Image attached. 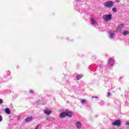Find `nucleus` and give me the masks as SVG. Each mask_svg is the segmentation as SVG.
I'll return each mask as SVG.
<instances>
[{"instance_id": "16", "label": "nucleus", "mask_w": 129, "mask_h": 129, "mask_svg": "<svg viewBox=\"0 0 129 129\" xmlns=\"http://www.w3.org/2000/svg\"><path fill=\"white\" fill-rule=\"evenodd\" d=\"M46 120L50 121V120H55V118H52L51 117H47Z\"/></svg>"}, {"instance_id": "10", "label": "nucleus", "mask_w": 129, "mask_h": 129, "mask_svg": "<svg viewBox=\"0 0 129 129\" xmlns=\"http://www.w3.org/2000/svg\"><path fill=\"white\" fill-rule=\"evenodd\" d=\"M5 111L7 114H11V110H10V108H5Z\"/></svg>"}, {"instance_id": "1", "label": "nucleus", "mask_w": 129, "mask_h": 129, "mask_svg": "<svg viewBox=\"0 0 129 129\" xmlns=\"http://www.w3.org/2000/svg\"><path fill=\"white\" fill-rule=\"evenodd\" d=\"M114 2L112 1H107L104 3V6L107 9H111V8L113 7V4Z\"/></svg>"}, {"instance_id": "27", "label": "nucleus", "mask_w": 129, "mask_h": 129, "mask_svg": "<svg viewBox=\"0 0 129 129\" xmlns=\"http://www.w3.org/2000/svg\"><path fill=\"white\" fill-rule=\"evenodd\" d=\"M76 1H81V0H76Z\"/></svg>"}, {"instance_id": "26", "label": "nucleus", "mask_w": 129, "mask_h": 129, "mask_svg": "<svg viewBox=\"0 0 129 129\" xmlns=\"http://www.w3.org/2000/svg\"><path fill=\"white\" fill-rule=\"evenodd\" d=\"M92 98H97V97H92Z\"/></svg>"}, {"instance_id": "3", "label": "nucleus", "mask_w": 129, "mask_h": 129, "mask_svg": "<svg viewBox=\"0 0 129 129\" xmlns=\"http://www.w3.org/2000/svg\"><path fill=\"white\" fill-rule=\"evenodd\" d=\"M112 125H117V126H119L121 124V122L120 120H116L115 121L112 123Z\"/></svg>"}, {"instance_id": "12", "label": "nucleus", "mask_w": 129, "mask_h": 129, "mask_svg": "<svg viewBox=\"0 0 129 129\" xmlns=\"http://www.w3.org/2000/svg\"><path fill=\"white\" fill-rule=\"evenodd\" d=\"M60 117H65L66 116V112H63L61 113L59 115Z\"/></svg>"}, {"instance_id": "22", "label": "nucleus", "mask_w": 129, "mask_h": 129, "mask_svg": "<svg viewBox=\"0 0 129 129\" xmlns=\"http://www.w3.org/2000/svg\"><path fill=\"white\" fill-rule=\"evenodd\" d=\"M120 0H115V3H120Z\"/></svg>"}, {"instance_id": "2", "label": "nucleus", "mask_w": 129, "mask_h": 129, "mask_svg": "<svg viewBox=\"0 0 129 129\" xmlns=\"http://www.w3.org/2000/svg\"><path fill=\"white\" fill-rule=\"evenodd\" d=\"M112 18V15H111V14L104 15L102 17V19H103L105 22H108V21H110Z\"/></svg>"}, {"instance_id": "11", "label": "nucleus", "mask_w": 129, "mask_h": 129, "mask_svg": "<svg viewBox=\"0 0 129 129\" xmlns=\"http://www.w3.org/2000/svg\"><path fill=\"white\" fill-rule=\"evenodd\" d=\"M91 24H92V25H97V23H98V22H97L96 20L92 19L91 20Z\"/></svg>"}, {"instance_id": "23", "label": "nucleus", "mask_w": 129, "mask_h": 129, "mask_svg": "<svg viewBox=\"0 0 129 129\" xmlns=\"http://www.w3.org/2000/svg\"><path fill=\"white\" fill-rule=\"evenodd\" d=\"M33 90H31L30 91V93H33Z\"/></svg>"}, {"instance_id": "7", "label": "nucleus", "mask_w": 129, "mask_h": 129, "mask_svg": "<svg viewBox=\"0 0 129 129\" xmlns=\"http://www.w3.org/2000/svg\"><path fill=\"white\" fill-rule=\"evenodd\" d=\"M113 63H114L113 59L111 58H110L109 59L108 64L110 65V66H112V65H113Z\"/></svg>"}, {"instance_id": "15", "label": "nucleus", "mask_w": 129, "mask_h": 129, "mask_svg": "<svg viewBox=\"0 0 129 129\" xmlns=\"http://www.w3.org/2000/svg\"><path fill=\"white\" fill-rule=\"evenodd\" d=\"M122 34L124 36H126V35H128L129 34V31L128 30H126L123 32Z\"/></svg>"}, {"instance_id": "21", "label": "nucleus", "mask_w": 129, "mask_h": 129, "mask_svg": "<svg viewBox=\"0 0 129 129\" xmlns=\"http://www.w3.org/2000/svg\"><path fill=\"white\" fill-rule=\"evenodd\" d=\"M3 101L2 99H0V104H3Z\"/></svg>"}, {"instance_id": "5", "label": "nucleus", "mask_w": 129, "mask_h": 129, "mask_svg": "<svg viewBox=\"0 0 129 129\" xmlns=\"http://www.w3.org/2000/svg\"><path fill=\"white\" fill-rule=\"evenodd\" d=\"M115 36V33L114 31H111L110 32L109 37L111 39H113Z\"/></svg>"}, {"instance_id": "18", "label": "nucleus", "mask_w": 129, "mask_h": 129, "mask_svg": "<svg viewBox=\"0 0 129 129\" xmlns=\"http://www.w3.org/2000/svg\"><path fill=\"white\" fill-rule=\"evenodd\" d=\"M117 11L116 8L114 7L112 8V11L114 12V13H116Z\"/></svg>"}, {"instance_id": "25", "label": "nucleus", "mask_w": 129, "mask_h": 129, "mask_svg": "<svg viewBox=\"0 0 129 129\" xmlns=\"http://www.w3.org/2000/svg\"><path fill=\"white\" fill-rule=\"evenodd\" d=\"M38 127H39V125H38L35 128V129H38Z\"/></svg>"}, {"instance_id": "17", "label": "nucleus", "mask_w": 129, "mask_h": 129, "mask_svg": "<svg viewBox=\"0 0 129 129\" xmlns=\"http://www.w3.org/2000/svg\"><path fill=\"white\" fill-rule=\"evenodd\" d=\"M86 102H87V101L85 99H83L81 101V103H82V104H85Z\"/></svg>"}, {"instance_id": "14", "label": "nucleus", "mask_w": 129, "mask_h": 129, "mask_svg": "<svg viewBox=\"0 0 129 129\" xmlns=\"http://www.w3.org/2000/svg\"><path fill=\"white\" fill-rule=\"evenodd\" d=\"M83 77V75H78L77 76L76 78L77 80H80L81 78Z\"/></svg>"}, {"instance_id": "13", "label": "nucleus", "mask_w": 129, "mask_h": 129, "mask_svg": "<svg viewBox=\"0 0 129 129\" xmlns=\"http://www.w3.org/2000/svg\"><path fill=\"white\" fill-rule=\"evenodd\" d=\"M66 116H69V117H71L72 116V113L71 112H66Z\"/></svg>"}, {"instance_id": "24", "label": "nucleus", "mask_w": 129, "mask_h": 129, "mask_svg": "<svg viewBox=\"0 0 129 129\" xmlns=\"http://www.w3.org/2000/svg\"><path fill=\"white\" fill-rule=\"evenodd\" d=\"M125 125H129V122H126Z\"/></svg>"}, {"instance_id": "8", "label": "nucleus", "mask_w": 129, "mask_h": 129, "mask_svg": "<svg viewBox=\"0 0 129 129\" xmlns=\"http://www.w3.org/2000/svg\"><path fill=\"white\" fill-rule=\"evenodd\" d=\"M123 28H124V25L123 24H121L117 26V30H121V29H123Z\"/></svg>"}, {"instance_id": "9", "label": "nucleus", "mask_w": 129, "mask_h": 129, "mask_svg": "<svg viewBox=\"0 0 129 129\" xmlns=\"http://www.w3.org/2000/svg\"><path fill=\"white\" fill-rule=\"evenodd\" d=\"M44 112L45 114H47V115H49V114H51V113H52V111L49 110L48 109L44 110Z\"/></svg>"}, {"instance_id": "6", "label": "nucleus", "mask_w": 129, "mask_h": 129, "mask_svg": "<svg viewBox=\"0 0 129 129\" xmlns=\"http://www.w3.org/2000/svg\"><path fill=\"white\" fill-rule=\"evenodd\" d=\"M25 121L26 122H30V121H32L33 120V117L30 116L26 118H25Z\"/></svg>"}, {"instance_id": "19", "label": "nucleus", "mask_w": 129, "mask_h": 129, "mask_svg": "<svg viewBox=\"0 0 129 129\" xmlns=\"http://www.w3.org/2000/svg\"><path fill=\"white\" fill-rule=\"evenodd\" d=\"M110 93H109V92H108L107 93V97H110Z\"/></svg>"}, {"instance_id": "4", "label": "nucleus", "mask_w": 129, "mask_h": 129, "mask_svg": "<svg viewBox=\"0 0 129 129\" xmlns=\"http://www.w3.org/2000/svg\"><path fill=\"white\" fill-rule=\"evenodd\" d=\"M76 126L77 128L80 129L81 127H82V124L81 122L79 121H76Z\"/></svg>"}, {"instance_id": "20", "label": "nucleus", "mask_w": 129, "mask_h": 129, "mask_svg": "<svg viewBox=\"0 0 129 129\" xmlns=\"http://www.w3.org/2000/svg\"><path fill=\"white\" fill-rule=\"evenodd\" d=\"M3 121V116L0 115V122Z\"/></svg>"}]
</instances>
